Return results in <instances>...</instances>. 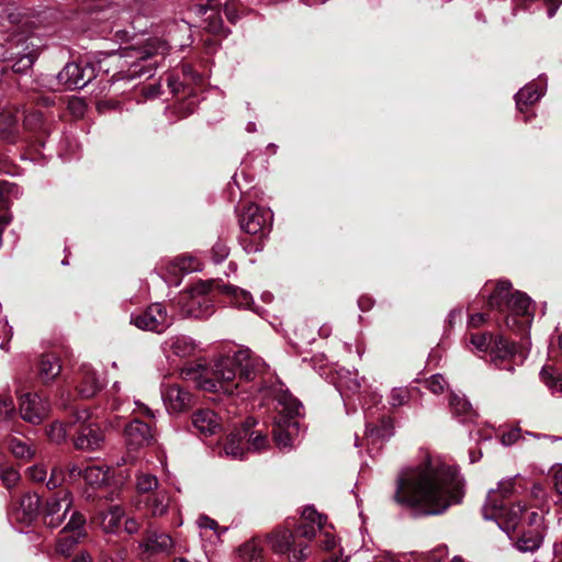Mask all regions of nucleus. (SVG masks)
<instances>
[{"instance_id": "052dcab7", "label": "nucleus", "mask_w": 562, "mask_h": 562, "mask_svg": "<svg viewBox=\"0 0 562 562\" xmlns=\"http://www.w3.org/2000/svg\"><path fill=\"white\" fill-rule=\"evenodd\" d=\"M196 522H198V526H199L201 529H211V530H216V529H217V527H218V524H217L214 519H212V518H210V517H207V516H201V517H199V519H198V521H196Z\"/></svg>"}, {"instance_id": "a211bd4d", "label": "nucleus", "mask_w": 562, "mask_h": 562, "mask_svg": "<svg viewBox=\"0 0 562 562\" xmlns=\"http://www.w3.org/2000/svg\"><path fill=\"white\" fill-rule=\"evenodd\" d=\"M77 437L74 440L75 447L80 450H94L100 447L103 441L102 430L89 423L87 426L77 428Z\"/></svg>"}, {"instance_id": "e433bc0d", "label": "nucleus", "mask_w": 562, "mask_h": 562, "mask_svg": "<svg viewBox=\"0 0 562 562\" xmlns=\"http://www.w3.org/2000/svg\"><path fill=\"white\" fill-rule=\"evenodd\" d=\"M109 469L101 465H88L83 469L85 481L92 486H100L108 480Z\"/></svg>"}, {"instance_id": "79ce46f5", "label": "nucleus", "mask_w": 562, "mask_h": 562, "mask_svg": "<svg viewBox=\"0 0 562 562\" xmlns=\"http://www.w3.org/2000/svg\"><path fill=\"white\" fill-rule=\"evenodd\" d=\"M69 434V426L64 423L55 422L47 429V436L50 441L61 443L66 440Z\"/></svg>"}, {"instance_id": "aec40b11", "label": "nucleus", "mask_w": 562, "mask_h": 562, "mask_svg": "<svg viewBox=\"0 0 562 562\" xmlns=\"http://www.w3.org/2000/svg\"><path fill=\"white\" fill-rule=\"evenodd\" d=\"M193 427L204 436L216 434L221 429V422L216 413L211 409H199L192 416Z\"/></svg>"}, {"instance_id": "13d9d810", "label": "nucleus", "mask_w": 562, "mask_h": 562, "mask_svg": "<svg viewBox=\"0 0 562 562\" xmlns=\"http://www.w3.org/2000/svg\"><path fill=\"white\" fill-rule=\"evenodd\" d=\"M12 337L11 328L8 323L0 319V348L7 349V344Z\"/></svg>"}, {"instance_id": "4be33fe9", "label": "nucleus", "mask_w": 562, "mask_h": 562, "mask_svg": "<svg viewBox=\"0 0 562 562\" xmlns=\"http://www.w3.org/2000/svg\"><path fill=\"white\" fill-rule=\"evenodd\" d=\"M247 436L248 429L245 427L237 428L231 432L224 445L225 454L232 459H243L247 453L245 441Z\"/></svg>"}, {"instance_id": "4d7b16f0", "label": "nucleus", "mask_w": 562, "mask_h": 562, "mask_svg": "<svg viewBox=\"0 0 562 562\" xmlns=\"http://www.w3.org/2000/svg\"><path fill=\"white\" fill-rule=\"evenodd\" d=\"M64 479H65L64 470L59 467H54L52 469L50 476H49L48 481L46 482V486L50 490L56 488L57 486H59L61 484Z\"/></svg>"}, {"instance_id": "7c9ffc66", "label": "nucleus", "mask_w": 562, "mask_h": 562, "mask_svg": "<svg viewBox=\"0 0 562 562\" xmlns=\"http://www.w3.org/2000/svg\"><path fill=\"white\" fill-rule=\"evenodd\" d=\"M80 540L82 539L74 536V533L60 531L55 546L57 557L63 559L70 558Z\"/></svg>"}, {"instance_id": "a19ab883", "label": "nucleus", "mask_w": 562, "mask_h": 562, "mask_svg": "<svg viewBox=\"0 0 562 562\" xmlns=\"http://www.w3.org/2000/svg\"><path fill=\"white\" fill-rule=\"evenodd\" d=\"M541 544V536L538 531L530 533H522L517 540L516 548L521 552H532Z\"/></svg>"}, {"instance_id": "e2e57ef3", "label": "nucleus", "mask_w": 562, "mask_h": 562, "mask_svg": "<svg viewBox=\"0 0 562 562\" xmlns=\"http://www.w3.org/2000/svg\"><path fill=\"white\" fill-rule=\"evenodd\" d=\"M519 438V429L510 430L502 436V442L505 446L515 443Z\"/></svg>"}, {"instance_id": "c756f323", "label": "nucleus", "mask_w": 562, "mask_h": 562, "mask_svg": "<svg viewBox=\"0 0 562 562\" xmlns=\"http://www.w3.org/2000/svg\"><path fill=\"white\" fill-rule=\"evenodd\" d=\"M255 425L254 420H246L244 426L248 429V436L246 437V449L248 451L260 452L269 446V440L266 435L257 430H250Z\"/></svg>"}, {"instance_id": "0eeeda50", "label": "nucleus", "mask_w": 562, "mask_h": 562, "mask_svg": "<svg viewBox=\"0 0 562 562\" xmlns=\"http://www.w3.org/2000/svg\"><path fill=\"white\" fill-rule=\"evenodd\" d=\"M482 512L485 519L495 520L501 529L510 535L516 530L525 507L518 503L506 509L504 504H497V493L490 491Z\"/></svg>"}, {"instance_id": "6ab92c4d", "label": "nucleus", "mask_w": 562, "mask_h": 562, "mask_svg": "<svg viewBox=\"0 0 562 562\" xmlns=\"http://www.w3.org/2000/svg\"><path fill=\"white\" fill-rule=\"evenodd\" d=\"M162 350L168 358L171 356L187 358L194 353L195 344L188 336L176 335L165 340L162 344Z\"/></svg>"}, {"instance_id": "4468645a", "label": "nucleus", "mask_w": 562, "mask_h": 562, "mask_svg": "<svg viewBox=\"0 0 562 562\" xmlns=\"http://www.w3.org/2000/svg\"><path fill=\"white\" fill-rule=\"evenodd\" d=\"M492 362L499 369H506L508 371H513L514 367H505L503 363L505 361H515L517 357H519V361L526 358L524 352L518 351V347L515 342L507 340L503 335H496L491 351H490Z\"/></svg>"}, {"instance_id": "c03bdc74", "label": "nucleus", "mask_w": 562, "mask_h": 562, "mask_svg": "<svg viewBox=\"0 0 562 562\" xmlns=\"http://www.w3.org/2000/svg\"><path fill=\"white\" fill-rule=\"evenodd\" d=\"M15 415V405L11 396H0V423L10 420Z\"/></svg>"}, {"instance_id": "ddd939ff", "label": "nucleus", "mask_w": 562, "mask_h": 562, "mask_svg": "<svg viewBox=\"0 0 562 562\" xmlns=\"http://www.w3.org/2000/svg\"><path fill=\"white\" fill-rule=\"evenodd\" d=\"M49 403L37 394L26 393L20 397V415L31 424H41L48 415Z\"/></svg>"}, {"instance_id": "412c9836", "label": "nucleus", "mask_w": 562, "mask_h": 562, "mask_svg": "<svg viewBox=\"0 0 562 562\" xmlns=\"http://www.w3.org/2000/svg\"><path fill=\"white\" fill-rule=\"evenodd\" d=\"M167 407L173 412H183L192 402L191 394L178 385H169L162 391Z\"/></svg>"}, {"instance_id": "2f4dec72", "label": "nucleus", "mask_w": 562, "mask_h": 562, "mask_svg": "<svg viewBox=\"0 0 562 562\" xmlns=\"http://www.w3.org/2000/svg\"><path fill=\"white\" fill-rule=\"evenodd\" d=\"M123 516L124 510L122 507L117 505L112 506L108 512L100 514V525L105 532H114L119 528Z\"/></svg>"}, {"instance_id": "6e6d98bb", "label": "nucleus", "mask_w": 562, "mask_h": 562, "mask_svg": "<svg viewBox=\"0 0 562 562\" xmlns=\"http://www.w3.org/2000/svg\"><path fill=\"white\" fill-rule=\"evenodd\" d=\"M448 557V548L446 546H440L432 551L426 553L422 559L427 560V562H441Z\"/></svg>"}, {"instance_id": "f8f14e48", "label": "nucleus", "mask_w": 562, "mask_h": 562, "mask_svg": "<svg viewBox=\"0 0 562 562\" xmlns=\"http://www.w3.org/2000/svg\"><path fill=\"white\" fill-rule=\"evenodd\" d=\"M95 77V69L89 63H68L58 74V81L66 89H82Z\"/></svg>"}, {"instance_id": "20e7f679", "label": "nucleus", "mask_w": 562, "mask_h": 562, "mask_svg": "<svg viewBox=\"0 0 562 562\" xmlns=\"http://www.w3.org/2000/svg\"><path fill=\"white\" fill-rule=\"evenodd\" d=\"M510 289L512 285L508 281L497 282L494 291L488 295V306L492 310L507 313L505 317L507 328L525 329L530 326L533 317L530 311L531 300L525 293L512 292Z\"/></svg>"}, {"instance_id": "680f3d73", "label": "nucleus", "mask_w": 562, "mask_h": 562, "mask_svg": "<svg viewBox=\"0 0 562 562\" xmlns=\"http://www.w3.org/2000/svg\"><path fill=\"white\" fill-rule=\"evenodd\" d=\"M90 419V413L87 409L77 411L75 413V424H78V428L87 426Z\"/></svg>"}, {"instance_id": "cd10ccee", "label": "nucleus", "mask_w": 562, "mask_h": 562, "mask_svg": "<svg viewBox=\"0 0 562 562\" xmlns=\"http://www.w3.org/2000/svg\"><path fill=\"white\" fill-rule=\"evenodd\" d=\"M61 370L58 359L53 355L42 357L38 368L40 378L44 383L53 381Z\"/></svg>"}, {"instance_id": "ea45409f", "label": "nucleus", "mask_w": 562, "mask_h": 562, "mask_svg": "<svg viewBox=\"0 0 562 562\" xmlns=\"http://www.w3.org/2000/svg\"><path fill=\"white\" fill-rule=\"evenodd\" d=\"M238 558L244 562H255L262 559V549L255 539L245 542L238 549Z\"/></svg>"}, {"instance_id": "8fccbe9b", "label": "nucleus", "mask_w": 562, "mask_h": 562, "mask_svg": "<svg viewBox=\"0 0 562 562\" xmlns=\"http://www.w3.org/2000/svg\"><path fill=\"white\" fill-rule=\"evenodd\" d=\"M19 195V188L9 181L0 180V201L7 203L11 196Z\"/></svg>"}, {"instance_id": "72a5a7b5", "label": "nucleus", "mask_w": 562, "mask_h": 562, "mask_svg": "<svg viewBox=\"0 0 562 562\" xmlns=\"http://www.w3.org/2000/svg\"><path fill=\"white\" fill-rule=\"evenodd\" d=\"M11 25H26V16L14 4L0 5V27Z\"/></svg>"}, {"instance_id": "393cba45", "label": "nucleus", "mask_w": 562, "mask_h": 562, "mask_svg": "<svg viewBox=\"0 0 562 562\" xmlns=\"http://www.w3.org/2000/svg\"><path fill=\"white\" fill-rule=\"evenodd\" d=\"M101 389L97 373L88 366H82L80 370V380L77 385L79 395L83 398L94 396Z\"/></svg>"}, {"instance_id": "4c0bfd02", "label": "nucleus", "mask_w": 562, "mask_h": 562, "mask_svg": "<svg viewBox=\"0 0 562 562\" xmlns=\"http://www.w3.org/2000/svg\"><path fill=\"white\" fill-rule=\"evenodd\" d=\"M201 269V261L192 256H183L176 258L171 263L172 273H177L178 271L181 273H190L194 271H200Z\"/></svg>"}, {"instance_id": "f704fd0d", "label": "nucleus", "mask_w": 562, "mask_h": 562, "mask_svg": "<svg viewBox=\"0 0 562 562\" xmlns=\"http://www.w3.org/2000/svg\"><path fill=\"white\" fill-rule=\"evenodd\" d=\"M218 288L221 292L228 294L237 306L250 308L252 296L249 292L231 284L218 285Z\"/></svg>"}, {"instance_id": "6e6552de", "label": "nucleus", "mask_w": 562, "mask_h": 562, "mask_svg": "<svg viewBox=\"0 0 562 562\" xmlns=\"http://www.w3.org/2000/svg\"><path fill=\"white\" fill-rule=\"evenodd\" d=\"M291 522L286 521L285 528H278L267 536V542L270 549L277 554H289L295 561H302L310 558L311 549L306 543L299 542L293 531L290 529Z\"/></svg>"}, {"instance_id": "1a4fd4ad", "label": "nucleus", "mask_w": 562, "mask_h": 562, "mask_svg": "<svg viewBox=\"0 0 562 562\" xmlns=\"http://www.w3.org/2000/svg\"><path fill=\"white\" fill-rule=\"evenodd\" d=\"M272 214L257 204H249L239 216L240 228L251 235L263 236L270 231Z\"/></svg>"}, {"instance_id": "c9c22d12", "label": "nucleus", "mask_w": 562, "mask_h": 562, "mask_svg": "<svg viewBox=\"0 0 562 562\" xmlns=\"http://www.w3.org/2000/svg\"><path fill=\"white\" fill-rule=\"evenodd\" d=\"M541 380L552 394H562V373L551 367H546L540 372Z\"/></svg>"}, {"instance_id": "774afa93", "label": "nucleus", "mask_w": 562, "mask_h": 562, "mask_svg": "<svg viewBox=\"0 0 562 562\" xmlns=\"http://www.w3.org/2000/svg\"><path fill=\"white\" fill-rule=\"evenodd\" d=\"M138 527H139V525L135 519L131 518L125 521V531L127 533L136 532L138 530Z\"/></svg>"}, {"instance_id": "5701e85b", "label": "nucleus", "mask_w": 562, "mask_h": 562, "mask_svg": "<svg viewBox=\"0 0 562 562\" xmlns=\"http://www.w3.org/2000/svg\"><path fill=\"white\" fill-rule=\"evenodd\" d=\"M145 506L150 516L161 517L171 508L172 502L168 492L160 490L145 497Z\"/></svg>"}, {"instance_id": "de8ad7c7", "label": "nucleus", "mask_w": 562, "mask_h": 562, "mask_svg": "<svg viewBox=\"0 0 562 562\" xmlns=\"http://www.w3.org/2000/svg\"><path fill=\"white\" fill-rule=\"evenodd\" d=\"M409 398V392L404 387H394L389 396V403L393 407L404 405Z\"/></svg>"}, {"instance_id": "69168bd1", "label": "nucleus", "mask_w": 562, "mask_h": 562, "mask_svg": "<svg viewBox=\"0 0 562 562\" xmlns=\"http://www.w3.org/2000/svg\"><path fill=\"white\" fill-rule=\"evenodd\" d=\"M553 479L557 492L562 495V468L555 470Z\"/></svg>"}, {"instance_id": "864d4df0", "label": "nucleus", "mask_w": 562, "mask_h": 562, "mask_svg": "<svg viewBox=\"0 0 562 562\" xmlns=\"http://www.w3.org/2000/svg\"><path fill=\"white\" fill-rule=\"evenodd\" d=\"M27 476L36 483L44 482L47 476V468L44 464H34L27 469Z\"/></svg>"}, {"instance_id": "423d86ee", "label": "nucleus", "mask_w": 562, "mask_h": 562, "mask_svg": "<svg viewBox=\"0 0 562 562\" xmlns=\"http://www.w3.org/2000/svg\"><path fill=\"white\" fill-rule=\"evenodd\" d=\"M210 286L206 283H198L190 290L181 292L176 300V305L183 317L203 318L212 315L213 303L209 296Z\"/></svg>"}, {"instance_id": "58836bf2", "label": "nucleus", "mask_w": 562, "mask_h": 562, "mask_svg": "<svg viewBox=\"0 0 562 562\" xmlns=\"http://www.w3.org/2000/svg\"><path fill=\"white\" fill-rule=\"evenodd\" d=\"M61 531L74 533V536H78L83 539L87 536L85 516L79 512H74Z\"/></svg>"}, {"instance_id": "39448f33", "label": "nucleus", "mask_w": 562, "mask_h": 562, "mask_svg": "<svg viewBox=\"0 0 562 562\" xmlns=\"http://www.w3.org/2000/svg\"><path fill=\"white\" fill-rule=\"evenodd\" d=\"M173 37L161 40L158 37L148 38L142 46L124 47L121 53L124 64L128 65L126 78H150L156 66L151 58L165 55L171 47Z\"/></svg>"}, {"instance_id": "37998d69", "label": "nucleus", "mask_w": 562, "mask_h": 562, "mask_svg": "<svg viewBox=\"0 0 562 562\" xmlns=\"http://www.w3.org/2000/svg\"><path fill=\"white\" fill-rule=\"evenodd\" d=\"M495 337L491 333L474 334L471 336V344L476 350L490 353Z\"/></svg>"}, {"instance_id": "603ef678", "label": "nucleus", "mask_w": 562, "mask_h": 562, "mask_svg": "<svg viewBox=\"0 0 562 562\" xmlns=\"http://www.w3.org/2000/svg\"><path fill=\"white\" fill-rule=\"evenodd\" d=\"M497 504H504V498L508 497L514 491V479L503 480L498 483L497 490Z\"/></svg>"}, {"instance_id": "bb28decb", "label": "nucleus", "mask_w": 562, "mask_h": 562, "mask_svg": "<svg viewBox=\"0 0 562 562\" xmlns=\"http://www.w3.org/2000/svg\"><path fill=\"white\" fill-rule=\"evenodd\" d=\"M449 405L453 416L458 417L462 423L472 420L475 415L471 404L462 395L452 393L449 398Z\"/></svg>"}, {"instance_id": "7ed1b4c3", "label": "nucleus", "mask_w": 562, "mask_h": 562, "mask_svg": "<svg viewBox=\"0 0 562 562\" xmlns=\"http://www.w3.org/2000/svg\"><path fill=\"white\" fill-rule=\"evenodd\" d=\"M302 409V403L289 391L280 390L276 394L272 434L280 450L291 449L300 437Z\"/></svg>"}, {"instance_id": "338daca9", "label": "nucleus", "mask_w": 562, "mask_h": 562, "mask_svg": "<svg viewBox=\"0 0 562 562\" xmlns=\"http://www.w3.org/2000/svg\"><path fill=\"white\" fill-rule=\"evenodd\" d=\"M135 405L137 407V411L140 413V414H144L150 418H155V413L153 409H150L147 405L143 404V403H139V402H135Z\"/></svg>"}, {"instance_id": "5fc2aeb1", "label": "nucleus", "mask_w": 562, "mask_h": 562, "mask_svg": "<svg viewBox=\"0 0 562 562\" xmlns=\"http://www.w3.org/2000/svg\"><path fill=\"white\" fill-rule=\"evenodd\" d=\"M447 386V381L441 374H434L430 376V379L427 381V387L434 393V394H440L445 391Z\"/></svg>"}, {"instance_id": "dca6fc26", "label": "nucleus", "mask_w": 562, "mask_h": 562, "mask_svg": "<svg viewBox=\"0 0 562 562\" xmlns=\"http://www.w3.org/2000/svg\"><path fill=\"white\" fill-rule=\"evenodd\" d=\"M40 496L26 493L22 495L19 502L13 506L10 517L14 522L27 526L36 519L40 513Z\"/></svg>"}, {"instance_id": "f3484780", "label": "nucleus", "mask_w": 562, "mask_h": 562, "mask_svg": "<svg viewBox=\"0 0 562 562\" xmlns=\"http://www.w3.org/2000/svg\"><path fill=\"white\" fill-rule=\"evenodd\" d=\"M125 437L130 449H137L150 442L151 428L148 424L134 419L125 427Z\"/></svg>"}, {"instance_id": "c85d7f7f", "label": "nucleus", "mask_w": 562, "mask_h": 562, "mask_svg": "<svg viewBox=\"0 0 562 562\" xmlns=\"http://www.w3.org/2000/svg\"><path fill=\"white\" fill-rule=\"evenodd\" d=\"M543 94V89L538 85L530 83L520 89L516 94L517 109L522 112L524 106L536 103Z\"/></svg>"}, {"instance_id": "bf43d9fd", "label": "nucleus", "mask_w": 562, "mask_h": 562, "mask_svg": "<svg viewBox=\"0 0 562 562\" xmlns=\"http://www.w3.org/2000/svg\"><path fill=\"white\" fill-rule=\"evenodd\" d=\"M322 536L324 540L322 541V548L326 551L333 550L336 546L335 537L325 528L322 530Z\"/></svg>"}, {"instance_id": "f03ea898", "label": "nucleus", "mask_w": 562, "mask_h": 562, "mask_svg": "<svg viewBox=\"0 0 562 562\" xmlns=\"http://www.w3.org/2000/svg\"><path fill=\"white\" fill-rule=\"evenodd\" d=\"M262 368L260 358L255 357L249 349H239L233 357H222L214 363L213 378H206L205 370L201 366L184 368L181 375L186 380L195 382L204 391L233 394L234 389L237 387L234 383L237 369L240 379L251 381L262 371Z\"/></svg>"}, {"instance_id": "a878e982", "label": "nucleus", "mask_w": 562, "mask_h": 562, "mask_svg": "<svg viewBox=\"0 0 562 562\" xmlns=\"http://www.w3.org/2000/svg\"><path fill=\"white\" fill-rule=\"evenodd\" d=\"M7 446L16 459L24 462L31 461L36 454V447L29 439L8 436Z\"/></svg>"}, {"instance_id": "b1692460", "label": "nucleus", "mask_w": 562, "mask_h": 562, "mask_svg": "<svg viewBox=\"0 0 562 562\" xmlns=\"http://www.w3.org/2000/svg\"><path fill=\"white\" fill-rule=\"evenodd\" d=\"M173 546L171 537L167 533H148L145 540L139 544V548L154 555L157 553L168 552Z\"/></svg>"}, {"instance_id": "09e8293b", "label": "nucleus", "mask_w": 562, "mask_h": 562, "mask_svg": "<svg viewBox=\"0 0 562 562\" xmlns=\"http://www.w3.org/2000/svg\"><path fill=\"white\" fill-rule=\"evenodd\" d=\"M0 477H1L3 485L8 488L15 486L18 484V482L20 481L19 472L12 467H7V468L1 469Z\"/></svg>"}, {"instance_id": "9b49d317", "label": "nucleus", "mask_w": 562, "mask_h": 562, "mask_svg": "<svg viewBox=\"0 0 562 562\" xmlns=\"http://www.w3.org/2000/svg\"><path fill=\"white\" fill-rule=\"evenodd\" d=\"M72 505V495L67 490H60L47 498L43 508L44 524L50 528L58 527Z\"/></svg>"}, {"instance_id": "a18cd8bd", "label": "nucleus", "mask_w": 562, "mask_h": 562, "mask_svg": "<svg viewBox=\"0 0 562 562\" xmlns=\"http://www.w3.org/2000/svg\"><path fill=\"white\" fill-rule=\"evenodd\" d=\"M24 127L29 131H37L43 128V114L40 111H31L24 115Z\"/></svg>"}, {"instance_id": "f257e3e1", "label": "nucleus", "mask_w": 562, "mask_h": 562, "mask_svg": "<svg viewBox=\"0 0 562 562\" xmlns=\"http://www.w3.org/2000/svg\"><path fill=\"white\" fill-rule=\"evenodd\" d=\"M463 495L464 480L458 468L440 458H428L400 474L393 497L424 515H439L459 504Z\"/></svg>"}, {"instance_id": "9d476101", "label": "nucleus", "mask_w": 562, "mask_h": 562, "mask_svg": "<svg viewBox=\"0 0 562 562\" xmlns=\"http://www.w3.org/2000/svg\"><path fill=\"white\" fill-rule=\"evenodd\" d=\"M132 324L139 329L161 333L168 328L172 319L160 303H154L137 315H132Z\"/></svg>"}, {"instance_id": "3c124183", "label": "nucleus", "mask_w": 562, "mask_h": 562, "mask_svg": "<svg viewBox=\"0 0 562 562\" xmlns=\"http://www.w3.org/2000/svg\"><path fill=\"white\" fill-rule=\"evenodd\" d=\"M228 254H229V248L222 240H217L211 249V256L215 263H220L223 260H225L227 258Z\"/></svg>"}, {"instance_id": "2eb2a0df", "label": "nucleus", "mask_w": 562, "mask_h": 562, "mask_svg": "<svg viewBox=\"0 0 562 562\" xmlns=\"http://www.w3.org/2000/svg\"><path fill=\"white\" fill-rule=\"evenodd\" d=\"M327 517L318 513L313 506H306L302 510L301 521L296 527L294 536L312 540L318 531L326 527Z\"/></svg>"}, {"instance_id": "0e129e2a", "label": "nucleus", "mask_w": 562, "mask_h": 562, "mask_svg": "<svg viewBox=\"0 0 562 562\" xmlns=\"http://www.w3.org/2000/svg\"><path fill=\"white\" fill-rule=\"evenodd\" d=\"M486 321V317L482 313L472 314L469 318V326L470 327H480L484 322Z\"/></svg>"}, {"instance_id": "473e14b6", "label": "nucleus", "mask_w": 562, "mask_h": 562, "mask_svg": "<svg viewBox=\"0 0 562 562\" xmlns=\"http://www.w3.org/2000/svg\"><path fill=\"white\" fill-rule=\"evenodd\" d=\"M19 116L16 113L10 111L0 115V136L8 140L14 142L15 134L18 133Z\"/></svg>"}, {"instance_id": "49530a36", "label": "nucleus", "mask_w": 562, "mask_h": 562, "mask_svg": "<svg viewBox=\"0 0 562 562\" xmlns=\"http://www.w3.org/2000/svg\"><path fill=\"white\" fill-rule=\"evenodd\" d=\"M158 487V480L155 475L142 473L137 476V488L139 492L147 493Z\"/></svg>"}]
</instances>
